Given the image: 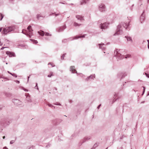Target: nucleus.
<instances>
[{
	"label": "nucleus",
	"mask_w": 149,
	"mask_h": 149,
	"mask_svg": "<svg viewBox=\"0 0 149 149\" xmlns=\"http://www.w3.org/2000/svg\"><path fill=\"white\" fill-rule=\"evenodd\" d=\"M116 100H113V101H114L113 102H115V101H116Z\"/></svg>",
	"instance_id": "680f3d73"
},
{
	"label": "nucleus",
	"mask_w": 149,
	"mask_h": 149,
	"mask_svg": "<svg viewBox=\"0 0 149 149\" xmlns=\"http://www.w3.org/2000/svg\"><path fill=\"white\" fill-rule=\"evenodd\" d=\"M2 28H0V32H1V31H2Z\"/></svg>",
	"instance_id": "c03bdc74"
},
{
	"label": "nucleus",
	"mask_w": 149,
	"mask_h": 149,
	"mask_svg": "<svg viewBox=\"0 0 149 149\" xmlns=\"http://www.w3.org/2000/svg\"><path fill=\"white\" fill-rule=\"evenodd\" d=\"M26 100L29 102H31V99L29 96H26Z\"/></svg>",
	"instance_id": "412c9836"
},
{
	"label": "nucleus",
	"mask_w": 149,
	"mask_h": 149,
	"mask_svg": "<svg viewBox=\"0 0 149 149\" xmlns=\"http://www.w3.org/2000/svg\"><path fill=\"white\" fill-rule=\"evenodd\" d=\"M126 75L125 74L124 76H122V78H123V77H124Z\"/></svg>",
	"instance_id": "49530a36"
},
{
	"label": "nucleus",
	"mask_w": 149,
	"mask_h": 149,
	"mask_svg": "<svg viewBox=\"0 0 149 149\" xmlns=\"http://www.w3.org/2000/svg\"><path fill=\"white\" fill-rule=\"evenodd\" d=\"M29 77H28V81H29Z\"/></svg>",
	"instance_id": "5fc2aeb1"
},
{
	"label": "nucleus",
	"mask_w": 149,
	"mask_h": 149,
	"mask_svg": "<svg viewBox=\"0 0 149 149\" xmlns=\"http://www.w3.org/2000/svg\"><path fill=\"white\" fill-rule=\"evenodd\" d=\"M66 54L65 53V54H64L62 55L61 56V57L62 59H64V57L66 55Z\"/></svg>",
	"instance_id": "c85d7f7f"
},
{
	"label": "nucleus",
	"mask_w": 149,
	"mask_h": 149,
	"mask_svg": "<svg viewBox=\"0 0 149 149\" xmlns=\"http://www.w3.org/2000/svg\"><path fill=\"white\" fill-rule=\"evenodd\" d=\"M76 17L78 20H79L81 22H82L84 20L83 17L81 16L77 15L76 16Z\"/></svg>",
	"instance_id": "2eb2a0df"
},
{
	"label": "nucleus",
	"mask_w": 149,
	"mask_h": 149,
	"mask_svg": "<svg viewBox=\"0 0 149 149\" xmlns=\"http://www.w3.org/2000/svg\"><path fill=\"white\" fill-rule=\"evenodd\" d=\"M12 2L14 0H10Z\"/></svg>",
	"instance_id": "6e6d98bb"
},
{
	"label": "nucleus",
	"mask_w": 149,
	"mask_h": 149,
	"mask_svg": "<svg viewBox=\"0 0 149 149\" xmlns=\"http://www.w3.org/2000/svg\"><path fill=\"white\" fill-rule=\"evenodd\" d=\"M6 64H8V63L6 62Z\"/></svg>",
	"instance_id": "0e129e2a"
},
{
	"label": "nucleus",
	"mask_w": 149,
	"mask_h": 149,
	"mask_svg": "<svg viewBox=\"0 0 149 149\" xmlns=\"http://www.w3.org/2000/svg\"><path fill=\"white\" fill-rule=\"evenodd\" d=\"M99 48L102 50H104L105 47L104 46L105 45L104 43L99 44H98Z\"/></svg>",
	"instance_id": "dca6fc26"
},
{
	"label": "nucleus",
	"mask_w": 149,
	"mask_h": 149,
	"mask_svg": "<svg viewBox=\"0 0 149 149\" xmlns=\"http://www.w3.org/2000/svg\"><path fill=\"white\" fill-rule=\"evenodd\" d=\"M66 26L65 25H64L63 26L59 27L57 29L56 31L58 32H61L63 31L65 28Z\"/></svg>",
	"instance_id": "9b49d317"
},
{
	"label": "nucleus",
	"mask_w": 149,
	"mask_h": 149,
	"mask_svg": "<svg viewBox=\"0 0 149 149\" xmlns=\"http://www.w3.org/2000/svg\"><path fill=\"white\" fill-rule=\"evenodd\" d=\"M131 56V55H128L126 56L125 57L126 58H130Z\"/></svg>",
	"instance_id": "e433bc0d"
},
{
	"label": "nucleus",
	"mask_w": 149,
	"mask_h": 149,
	"mask_svg": "<svg viewBox=\"0 0 149 149\" xmlns=\"http://www.w3.org/2000/svg\"><path fill=\"white\" fill-rule=\"evenodd\" d=\"M38 84L37 83H36V86L34 87V88L35 89H37L38 90V88L37 86Z\"/></svg>",
	"instance_id": "473e14b6"
},
{
	"label": "nucleus",
	"mask_w": 149,
	"mask_h": 149,
	"mask_svg": "<svg viewBox=\"0 0 149 149\" xmlns=\"http://www.w3.org/2000/svg\"><path fill=\"white\" fill-rule=\"evenodd\" d=\"M54 107V109H55V107L54 106V107Z\"/></svg>",
	"instance_id": "052dcab7"
},
{
	"label": "nucleus",
	"mask_w": 149,
	"mask_h": 149,
	"mask_svg": "<svg viewBox=\"0 0 149 149\" xmlns=\"http://www.w3.org/2000/svg\"><path fill=\"white\" fill-rule=\"evenodd\" d=\"M69 5H74V4L73 3H70V4H69Z\"/></svg>",
	"instance_id": "864d4df0"
},
{
	"label": "nucleus",
	"mask_w": 149,
	"mask_h": 149,
	"mask_svg": "<svg viewBox=\"0 0 149 149\" xmlns=\"http://www.w3.org/2000/svg\"><path fill=\"white\" fill-rule=\"evenodd\" d=\"M16 82L18 84H19V81L18 80H17L16 81Z\"/></svg>",
	"instance_id": "37998d69"
},
{
	"label": "nucleus",
	"mask_w": 149,
	"mask_h": 149,
	"mask_svg": "<svg viewBox=\"0 0 149 149\" xmlns=\"http://www.w3.org/2000/svg\"><path fill=\"white\" fill-rule=\"evenodd\" d=\"M98 9L101 12H104L106 10L105 5L103 3H100L98 6Z\"/></svg>",
	"instance_id": "423d86ee"
},
{
	"label": "nucleus",
	"mask_w": 149,
	"mask_h": 149,
	"mask_svg": "<svg viewBox=\"0 0 149 149\" xmlns=\"http://www.w3.org/2000/svg\"><path fill=\"white\" fill-rule=\"evenodd\" d=\"M145 74L146 75V77L148 78H149V73H145Z\"/></svg>",
	"instance_id": "72a5a7b5"
},
{
	"label": "nucleus",
	"mask_w": 149,
	"mask_h": 149,
	"mask_svg": "<svg viewBox=\"0 0 149 149\" xmlns=\"http://www.w3.org/2000/svg\"><path fill=\"white\" fill-rule=\"evenodd\" d=\"M147 42H148V44H149V40H147Z\"/></svg>",
	"instance_id": "09e8293b"
},
{
	"label": "nucleus",
	"mask_w": 149,
	"mask_h": 149,
	"mask_svg": "<svg viewBox=\"0 0 149 149\" xmlns=\"http://www.w3.org/2000/svg\"><path fill=\"white\" fill-rule=\"evenodd\" d=\"M25 91H27V90H26V89H25L24 90Z\"/></svg>",
	"instance_id": "4d7b16f0"
},
{
	"label": "nucleus",
	"mask_w": 149,
	"mask_h": 149,
	"mask_svg": "<svg viewBox=\"0 0 149 149\" xmlns=\"http://www.w3.org/2000/svg\"><path fill=\"white\" fill-rule=\"evenodd\" d=\"M148 49H149V44H148Z\"/></svg>",
	"instance_id": "8fccbe9b"
},
{
	"label": "nucleus",
	"mask_w": 149,
	"mask_h": 149,
	"mask_svg": "<svg viewBox=\"0 0 149 149\" xmlns=\"http://www.w3.org/2000/svg\"><path fill=\"white\" fill-rule=\"evenodd\" d=\"M47 105L50 107H54L52 104L49 103H48Z\"/></svg>",
	"instance_id": "cd10ccee"
},
{
	"label": "nucleus",
	"mask_w": 149,
	"mask_h": 149,
	"mask_svg": "<svg viewBox=\"0 0 149 149\" xmlns=\"http://www.w3.org/2000/svg\"><path fill=\"white\" fill-rule=\"evenodd\" d=\"M8 73H9V74H12V73H11L9 71H8Z\"/></svg>",
	"instance_id": "3c124183"
},
{
	"label": "nucleus",
	"mask_w": 149,
	"mask_h": 149,
	"mask_svg": "<svg viewBox=\"0 0 149 149\" xmlns=\"http://www.w3.org/2000/svg\"><path fill=\"white\" fill-rule=\"evenodd\" d=\"M101 106V104H100L99 105H98V106L97 107V109H99V108H100V107Z\"/></svg>",
	"instance_id": "ea45409f"
},
{
	"label": "nucleus",
	"mask_w": 149,
	"mask_h": 149,
	"mask_svg": "<svg viewBox=\"0 0 149 149\" xmlns=\"http://www.w3.org/2000/svg\"><path fill=\"white\" fill-rule=\"evenodd\" d=\"M70 71L72 72V73H77V75L79 74L78 73H77V72L75 69V67L74 66H72L70 67Z\"/></svg>",
	"instance_id": "ddd939ff"
},
{
	"label": "nucleus",
	"mask_w": 149,
	"mask_h": 149,
	"mask_svg": "<svg viewBox=\"0 0 149 149\" xmlns=\"http://www.w3.org/2000/svg\"><path fill=\"white\" fill-rule=\"evenodd\" d=\"M149 95V93H148V94L147 95V96H148Z\"/></svg>",
	"instance_id": "bf43d9fd"
},
{
	"label": "nucleus",
	"mask_w": 149,
	"mask_h": 149,
	"mask_svg": "<svg viewBox=\"0 0 149 149\" xmlns=\"http://www.w3.org/2000/svg\"><path fill=\"white\" fill-rule=\"evenodd\" d=\"M13 102L15 105L17 106L21 105L22 103L21 101L16 99H13Z\"/></svg>",
	"instance_id": "1a4fd4ad"
},
{
	"label": "nucleus",
	"mask_w": 149,
	"mask_h": 149,
	"mask_svg": "<svg viewBox=\"0 0 149 149\" xmlns=\"http://www.w3.org/2000/svg\"><path fill=\"white\" fill-rule=\"evenodd\" d=\"M125 37L127 38V41H129L131 43H132V40L130 37L126 36Z\"/></svg>",
	"instance_id": "6ab92c4d"
},
{
	"label": "nucleus",
	"mask_w": 149,
	"mask_h": 149,
	"mask_svg": "<svg viewBox=\"0 0 149 149\" xmlns=\"http://www.w3.org/2000/svg\"><path fill=\"white\" fill-rule=\"evenodd\" d=\"M116 94H115L114 95V97H115V96H116Z\"/></svg>",
	"instance_id": "13d9d810"
},
{
	"label": "nucleus",
	"mask_w": 149,
	"mask_h": 149,
	"mask_svg": "<svg viewBox=\"0 0 149 149\" xmlns=\"http://www.w3.org/2000/svg\"><path fill=\"white\" fill-rule=\"evenodd\" d=\"M45 39L46 40H49V39H48V38H45Z\"/></svg>",
	"instance_id": "a18cd8bd"
},
{
	"label": "nucleus",
	"mask_w": 149,
	"mask_h": 149,
	"mask_svg": "<svg viewBox=\"0 0 149 149\" xmlns=\"http://www.w3.org/2000/svg\"><path fill=\"white\" fill-rule=\"evenodd\" d=\"M6 54L9 56L10 57H15V54L12 52L9 51H7L6 52Z\"/></svg>",
	"instance_id": "4468645a"
},
{
	"label": "nucleus",
	"mask_w": 149,
	"mask_h": 149,
	"mask_svg": "<svg viewBox=\"0 0 149 149\" xmlns=\"http://www.w3.org/2000/svg\"><path fill=\"white\" fill-rule=\"evenodd\" d=\"M54 76V75L53 74V72H51L50 73V74L48 75L47 77H52V76Z\"/></svg>",
	"instance_id": "5701e85b"
},
{
	"label": "nucleus",
	"mask_w": 149,
	"mask_h": 149,
	"mask_svg": "<svg viewBox=\"0 0 149 149\" xmlns=\"http://www.w3.org/2000/svg\"><path fill=\"white\" fill-rule=\"evenodd\" d=\"M5 138V136H3V139H4Z\"/></svg>",
	"instance_id": "603ef678"
},
{
	"label": "nucleus",
	"mask_w": 149,
	"mask_h": 149,
	"mask_svg": "<svg viewBox=\"0 0 149 149\" xmlns=\"http://www.w3.org/2000/svg\"><path fill=\"white\" fill-rule=\"evenodd\" d=\"M109 23L107 22H105L102 24L101 23L99 25V27L101 29H105L108 27Z\"/></svg>",
	"instance_id": "0eeeda50"
},
{
	"label": "nucleus",
	"mask_w": 149,
	"mask_h": 149,
	"mask_svg": "<svg viewBox=\"0 0 149 149\" xmlns=\"http://www.w3.org/2000/svg\"><path fill=\"white\" fill-rule=\"evenodd\" d=\"M41 17V16L39 14H38L37 15V18L38 19H39V18Z\"/></svg>",
	"instance_id": "2f4dec72"
},
{
	"label": "nucleus",
	"mask_w": 149,
	"mask_h": 149,
	"mask_svg": "<svg viewBox=\"0 0 149 149\" xmlns=\"http://www.w3.org/2000/svg\"><path fill=\"white\" fill-rule=\"evenodd\" d=\"M54 104L55 105H60V106L61 105V104L60 103L58 102H57L56 103H54Z\"/></svg>",
	"instance_id": "393cba45"
},
{
	"label": "nucleus",
	"mask_w": 149,
	"mask_h": 149,
	"mask_svg": "<svg viewBox=\"0 0 149 149\" xmlns=\"http://www.w3.org/2000/svg\"><path fill=\"white\" fill-rule=\"evenodd\" d=\"M91 136H87L85 137L84 139V142L87 141L91 138Z\"/></svg>",
	"instance_id": "aec40b11"
},
{
	"label": "nucleus",
	"mask_w": 149,
	"mask_h": 149,
	"mask_svg": "<svg viewBox=\"0 0 149 149\" xmlns=\"http://www.w3.org/2000/svg\"><path fill=\"white\" fill-rule=\"evenodd\" d=\"M69 102L70 103H72V100H69Z\"/></svg>",
	"instance_id": "79ce46f5"
},
{
	"label": "nucleus",
	"mask_w": 149,
	"mask_h": 149,
	"mask_svg": "<svg viewBox=\"0 0 149 149\" xmlns=\"http://www.w3.org/2000/svg\"><path fill=\"white\" fill-rule=\"evenodd\" d=\"M38 34L41 36H43L44 34H45V36H52V35L47 32H45V33L42 30H40L39 31H38Z\"/></svg>",
	"instance_id": "6e6552de"
},
{
	"label": "nucleus",
	"mask_w": 149,
	"mask_h": 149,
	"mask_svg": "<svg viewBox=\"0 0 149 149\" xmlns=\"http://www.w3.org/2000/svg\"><path fill=\"white\" fill-rule=\"evenodd\" d=\"M4 125H8L10 123V122L7 119H5L4 121L2 122Z\"/></svg>",
	"instance_id": "a211bd4d"
},
{
	"label": "nucleus",
	"mask_w": 149,
	"mask_h": 149,
	"mask_svg": "<svg viewBox=\"0 0 149 149\" xmlns=\"http://www.w3.org/2000/svg\"><path fill=\"white\" fill-rule=\"evenodd\" d=\"M55 90H57V88H55Z\"/></svg>",
	"instance_id": "e2e57ef3"
},
{
	"label": "nucleus",
	"mask_w": 149,
	"mask_h": 149,
	"mask_svg": "<svg viewBox=\"0 0 149 149\" xmlns=\"http://www.w3.org/2000/svg\"><path fill=\"white\" fill-rule=\"evenodd\" d=\"M30 40L33 41V43L36 44L38 42L36 40Z\"/></svg>",
	"instance_id": "b1692460"
},
{
	"label": "nucleus",
	"mask_w": 149,
	"mask_h": 149,
	"mask_svg": "<svg viewBox=\"0 0 149 149\" xmlns=\"http://www.w3.org/2000/svg\"><path fill=\"white\" fill-rule=\"evenodd\" d=\"M143 93L142 94V95H143V94L145 92V87L144 86H143Z\"/></svg>",
	"instance_id": "a878e982"
},
{
	"label": "nucleus",
	"mask_w": 149,
	"mask_h": 149,
	"mask_svg": "<svg viewBox=\"0 0 149 149\" xmlns=\"http://www.w3.org/2000/svg\"><path fill=\"white\" fill-rule=\"evenodd\" d=\"M90 0H81V4L83 5L85 4L89 1Z\"/></svg>",
	"instance_id": "f3484780"
},
{
	"label": "nucleus",
	"mask_w": 149,
	"mask_h": 149,
	"mask_svg": "<svg viewBox=\"0 0 149 149\" xmlns=\"http://www.w3.org/2000/svg\"><path fill=\"white\" fill-rule=\"evenodd\" d=\"M11 75H12L13 76L15 77H17V75L15 74L14 73L11 74Z\"/></svg>",
	"instance_id": "7c9ffc66"
},
{
	"label": "nucleus",
	"mask_w": 149,
	"mask_h": 149,
	"mask_svg": "<svg viewBox=\"0 0 149 149\" xmlns=\"http://www.w3.org/2000/svg\"><path fill=\"white\" fill-rule=\"evenodd\" d=\"M81 24H78L76 22H74L73 24L74 26L75 27H77V26H79Z\"/></svg>",
	"instance_id": "4be33fe9"
},
{
	"label": "nucleus",
	"mask_w": 149,
	"mask_h": 149,
	"mask_svg": "<svg viewBox=\"0 0 149 149\" xmlns=\"http://www.w3.org/2000/svg\"><path fill=\"white\" fill-rule=\"evenodd\" d=\"M50 65L52 66V67H54L55 66V65H53V64L52 63H49L48 64V65Z\"/></svg>",
	"instance_id": "c756f323"
},
{
	"label": "nucleus",
	"mask_w": 149,
	"mask_h": 149,
	"mask_svg": "<svg viewBox=\"0 0 149 149\" xmlns=\"http://www.w3.org/2000/svg\"><path fill=\"white\" fill-rule=\"evenodd\" d=\"M15 141L14 140H11L10 142V144H12L15 142Z\"/></svg>",
	"instance_id": "f704fd0d"
},
{
	"label": "nucleus",
	"mask_w": 149,
	"mask_h": 149,
	"mask_svg": "<svg viewBox=\"0 0 149 149\" xmlns=\"http://www.w3.org/2000/svg\"><path fill=\"white\" fill-rule=\"evenodd\" d=\"M31 26H29L27 27V30L26 31V32H24L23 31H22V33L23 34L26 35L27 36H29L30 38H31V36L32 35V31L31 29Z\"/></svg>",
	"instance_id": "20e7f679"
},
{
	"label": "nucleus",
	"mask_w": 149,
	"mask_h": 149,
	"mask_svg": "<svg viewBox=\"0 0 149 149\" xmlns=\"http://www.w3.org/2000/svg\"><path fill=\"white\" fill-rule=\"evenodd\" d=\"M15 29V27L14 26L7 27L3 29L2 32L4 34H6L8 33L14 31Z\"/></svg>",
	"instance_id": "7ed1b4c3"
},
{
	"label": "nucleus",
	"mask_w": 149,
	"mask_h": 149,
	"mask_svg": "<svg viewBox=\"0 0 149 149\" xmlns=\"http://www.w3.org/2000/svg\"><path fill=\"white\" fill-rule=\"evenodd\" d=\"M145 42V41H143V42Z\"/></svg>",
	"instance_id": "338daca9"
},
{
	"label": "nucleus",
	"mask_w": 149,
	"mask_h": 149,
	"mask_svg": "<svg viewBox=\"0 0 149 149\" xmlns=\"http://www.w3.org/2000/svg\"><path fill=\"white\" fill-rule=\"evenodd\" d=\"M64 116H66V117H67L66 116V115H65Z\"/></svg>",
	"instance_id": "774afa93"
},
{
	"label": "nucleus",
	"mask_w": 149,
	"mask_h": 149,
	"mask_svg": "<svg viewBox=\"0 0 149 149\" xmlns=\"http://www.w3.org/2000/svg\"><path fill=\"white\" fill-rule=\"evenodd\" d=\"M3 106L2 105H0V110L2 109Z\"/></svg>",
	"instance_id": "c9c22d12"
},
{
	"label": "nucleus",
	"mask_w": 149,
	"mask_h": 149,
	"mask_svg": "<svg viewBox=\"0 0 149 149\" xmlns=\"http://www.w3.org/2000/svg\"><path fill=\"white\" fill-rule=\"evenodd\" d=\"M3 149H8L6 147H4L3 148Z\"/></svg>",
	"instance_id": "a19ab883"
},
{
	"label": "nucleus",
	"mask_w": 149,
	"mask_h": 149,
	"mask_svg": "<svg viewBox=\"0 0 149 149\" xmlns=\"http://www.w3.org/2000/svg\"><path fill=\"white\" fill-rule=\"evenodd\" d=\"M95 74H93L90 75L89 77H87L86 79L85 80L86 81H91L94 79V78H95Z\"/></svg>",
	"instance_id": "9d476101"
},
{
	"label": "nucleus",
	"mask_w": 149,
	"mask_h": 149,
	"mask_svg": "<svg viewBox=\"0 0 149 149\" xmlns=\"http://www.w3.org/2000/svg\"><path fill=\"white\" fill-rule=\"evenodd\" d=\"M130 19H128L127 22H123L119 24L118 26L116 33L114 34V36L120 35L123 33L122 26L126 29H129L130 23Z\"/></svg>",
	"instance_id": "f257e3e1"
},
{
	"label": "nucleus",
	"mask_w": 149,
	"mask_h": 149,
	"mask_svg": "<svg viewBox=\"0 0 149 149\" xmlns=\"http://www.w3.org/2000/svg\"><path fill=\"white\" fill-rule=\"evenodd\" d=\"M7 48V47H2L1 48V50H3L4 48Z\"/></svg>",
	"instance_id": "58836bf2"
},
{
	"label": "nucleus",
	"mask_w": 149,
	"mask_h": 149,
	"mask_svg": "<svg viewBox=\"0 0 149 149\" xmlns=\"http://www.w3.org/2000/svg\"><path fill=\"white\" fill-rule=\"evenodd\" d=\"M54 14H55L56 16H57L58 15H60V14H59V13H58V14H56L55 13H54Z\"/></svg>",
	"instance_id": "4c0bfd02"
},
{
	"label": "nucleus",
	"mask_w": 149,
	"mask_h": 149,
	"mask_svg": "<svg viewBox=\"0 0 149 149\" xmlns=\"http://www.w3.org/2000/svg\"><path fill=\"white\" fill-rule=\"evenodd\" d=\"M122 50L116 49L114 52V55L118 59H121L124 58L123 56L122 55Z\"/></svg>",
	"instance_id": "f03ea898"
},
{
	"label": "nucleus",
	"mask_w": 149,
	"mask_h": 149,
	"mask_svg": "<svg viewBox=\"0 0 149 149\" xmlns=\"http://www.w3.org/2000/svg\"><path fill=\"white\" fill-rule=\"evenodd\" d=\"M54 13H51V14H50V15H53L54 14Z\"/></svg>",
	"instance_id": "de8ad7c7"
},
{
	"label": "nucleus",
	"mask_w": 149,
	"mask_h": 149,
	"mask_svg": "<svg viewBox=\"0 0 149 149\" xmlns=\"http://www.w3.org/2000/svg\"><path fill=\"white\" fill-rule=\"evenodd\" d=\"M85 35H84L80 36H77L74 37V38H69L68 39H64L63 40L62 42H63V43H65L67 41H69L70 40H73L74 39H77L79 38H84V37H85Z\"/></svg>",
	"instance_id": "39448f33"
},
{
	"label": "nucleus",
	"mask_w": 149,
	"mask_h": 149,
	"mask_svg": "<svg viewBox=\"0 0 149 149\" xmlns=\"http://www.w3.org/2000/svg\"><path fill=\"white\" fill-rule=\"evenodd\" d=\"M91 149H94V148H92Z\"/></svg>",
	"instance_id": "69168bd1"
},
{
	"label": "nucleus",
	"mask_w": 149,
	"mask_h": 149,
	"mask_svg": "<svg viewBox=\"0 0 149 149\" xmlns=\"http://www.w3.org/2000/svg\"><path fill=\"white\" fill-rule=\"evenodd\" d=\"M144 13V11H143L140 16V20L141 23H143L145 19V15Z\"/></svg>",
	"instance_id": "f8f14e48"
},
{
	"label": "nucleus",
	"mask_w": 149,
	"mask_h": 149,
	"mask_svg": "<svg viewBox=\"0 0 149 149\" xmlns=\"http://www.w3.org/2000/svg\"><path fill=\"white\" fill-rule=\"evenodd\" d=\"M3 17L4 16L1 13H0V17H1V18L0 19V20H1L2 19Z\"/></svg>",
	"instance_id": "bb28decb"
}]
</instances>
